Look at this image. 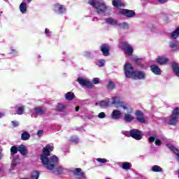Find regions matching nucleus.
Segmentation results:
<instances>
[{
	"mask_svg": "<svg viewBox=\"0 0 179 179\" xmlns=\"http://www.w3.org/2000/svg\"><path fill=\"white\" fill-rule=\"evenodd\" d=\"M64 110H65L64 105H62L61 103L57 104V111H59V113H64Z\"/></svg>",
	"mask_w": 179,
	"mask_h": 179,
	"instance_id": "obj_37",
	"label": "nucleus"
},
{
	"mask_svg": "<svg viewBox=\"0 0 179 179\" xmlns=\"http://www.w3.org/2000/svg\"><path fill=\"white\" fill-rule=\"evenodd\" d=\"M34 111L36 114H38V115H43V114H45V113H47V110L45 109H43L41 106L35 108Z\"/></svg>",
	"mask_w": 179,
	"mask_h": 179,
	"instance_id": "obj_23",
	"label": "nucleus"
},
{
	"mask_svg": "<svg viewBox=\"0 0 179 179\" xmlns=\"http://www.w3.org/2000/svg\"><path fill=\"white\" fill-rule=\"evenodd\" d=\"M11 51H12L13 54H17V50H16L15 49H13L11 48Z\"/></svg>",
	"mask_w": 179,
	"mask_h": 179,
	"instance_id": "obj_52",
	"label": "nucleus"
},
{
	"mask_svg": "<svg viewBox=\"0 0 179 179\" xmlns=\"http://www.w3.org/2000/svg\"><path fill=\"white\" fill-rule=\"evenodd\" d=\"M18 152L22 155V156H26L27 155V148L26 145L21 144L18 147Z\"/></svg>",
	"mask_w": 179,
	"mask_h": 179,
	"instance_id": "obj_21",
	"label": "nucleus"
},
{
	"mask_svg": "<svg viewBox=\"0 0 179 179\" xmlns=\"http://www.w3.org/2000/svg\"><path fill=\"white\" fill-rule=\"evenodd\" d=\"M155 145H156V146L162 145V141H160L159 139H156L155 140Z\"/></svg>",
	"mask_w": 179,
	"mask_h": 179,
	"instance_id": "obj_44",
	"label": "nucleus"
},
{
	"mask_svg": "<svg viewBox=\"0 0 179 179\" xmlns=\"http://www.w3.org/2000/svg\"><path fill=\"white\" fill-rule=\"evenodd\" d=\"M40 177V173L37 171H33L31 173V179H38Z\"/></svg>",
	"mask_w": 179,
	"mask_h": 179,
	"instance_id": "obj_31",
	"label": "nucleus"
},
{
	"mask_svg": "<svg viewBox=\"0 0 179 179\" xmlns=\"http://www.w3.org/2000/svg\"><path fill=\"white\" fill-rule=\"evenodd\" d=\"M92 83H94V85H99V83H100V79L99 78H94L92 80Z\"/></svg>",
	"mask_w": 179,
	"mask_h": 179,
	"instance_id": "obj_39",
	"label": "nucleus"
},
{
	"mask_svg": "<svg viewBox=\"0 0 179 179\" xmlns=\"http://www.w3.org/2000/svg\"><path fill=\"white\" fill-rule=\"evenodd\" d=\"M45 34H46L47 36H48V34H50V29L48 28H46L45 29Z\"/></svg>",
	"mask_w": 179,
	"mask_h": 179,
	"instance_id": "obj_49",
	"label": "nucleus"
},
{
	"mask_svg": "<svg viewBox=\"0 0 179 179\" xmlns=\"http://www.w3.org/2000/svg\"><path fill=\"white\" fill-rule=\"evenodd\" d=\"M99 66H104V60H99Z\"/></svg>",
	"mask_w": 179,
	"mask_h": 179,
	"instance_id": "obj_47",
	"label": "nucleus"
},
{
	"mask_svg": "<svg viewBox=\"0 0 179 179\" xmlns=\"http://www.w3.org/2000/svg\"><path fill=\"white\" fill-rule=\"evenodd\" d=\"M11 123L13 124V128H16V127H19V122H17L16 120L12 121Z\"/></svg>",
	"mask_w": 179,
	"mask_h": 179,
	"instance_id": "obj_40",
	"label": "nucleus"
},
{
	"mask_svg": "<svg viewBox=\"0 0 179 179\" xmlns=\"http://www.w3.org/2000/svg\"><path fill=\"white\" fill-rule=\"evenodd\" d=\"M79 108H80L79 106H76V111H79Z\"/></svg>",
	"mask_w": 179,
	"mask_h": 179,
	"instance_id": "obj_54",
	"label": "nucleus"
},
{
	"mask_svg": "<svg viewBox=\"0 0 179 179\" xmlns=\"http://www.w3.org/2000/svg\"><path fill=\"white\" fill-rule=\"evenodd\" d=\"M124 75L126 78H133L135 71H134V66L130 63H126L124 64Z\"/></svg>",
	"mask_w": 179,
	"mask_h": 179,
	"instance_id": "obj_6",
	"label": "nucleus"
},
{
	"mask_svg": "<svg viewBox=\"0 0 179 179\" xmlns=\"http://www.w3.org/2000/svg\"><path fill=\"white\" fill-rule=\"evenodd\" d=\"M136 120L141 122V124H145L146 122V118H145V114L141 110H136Z\"/></svg>",
	"mask_w": 179,
	"mask_h": 179,
	"instance_id": "obj_12",
	"label": "nucleus"
},
{
	"mask_svg": "<svg viewBox=\"0 0 179 179\" xmlns=\"http://www.w3.org/2000/svg\"><path fill=\"white\" fill-rule=\"evenodd\" d=\"M19 152V148H17L16 145H13L10 148V155L13 156L16 155Z\"/></svg>",
	"mask_w": 179,
	"mask_h": 179,
	"instance_id": "obj_29",
	"label": "nucleus"
},
{
	"mask_svg": "<svg viewBox=\"0 0 179 179\" xmlns=\"http://www.w3.org/2000/svg\"><path fill=\"white\" fill-rule=\"evenodd\" d=\"M169 47L170 48H176V47H177V43L174 42H171L169 44Z\"/></svg>",
	"mask_w": 179,
	"mask_h": 179,
	"instance_id": "obj_42",
	"label": "nucleus"
},
{
	"mask_svg": "<svg viewBox=\"0 0 179 179\" xmlns=\"http://www.w3.org/2000/svg\"><path fill=\"white\" fill-rule=\"evenodd\" d=\"M106 88L108 90H114V89H115V83L113 81H109V83L106 85Z\"/></svg>",
	"mask_w": 179,
	"mask_h": 179,
	"instance_id": "obj_30",
	"label": "nucleus"
},
{
	"mask_svg": "<svg viewBox=\"0 0 179 179\" xmlns=\"http://www.w3.org/2000/svg\"><path fill=\"white\" fill-rule=\"evenodd\" d=\"M99 118H106V113L104 112H101L98 115Z\"/></svg>",
	"mask_w": 179,
	"mask_h": 179,
	"instance_id": "obj_43",
	"label": "nucleus"
},
{
	"mask_svg": "<svg viewBox=\"0 0 179 179\" xmlns=\"http://www.w3.org/2000/svg\"><path fill=\"white\" fill-rule=\"evenodd\" d=\"M157 1L160 3H166V2H167V0H157Z\"/></svg>",
	"mask_w": 179,
	"mask_h": 179,
	"instance_id": "obj_51",
	"label": "nucleus"
},
{
	"mask_svg": "<svg viewBox=\"0 0 179 179\" xmlns=\"http://www.w3.org/2000/svg\"><path fill=\"white\" fill-rule=\"evenodd\" d=\"M92 56V53L89 52H85L84 54V57H86V58H90V57Z\"/></svg>",
	"mask_w": 179,
	"mask_h": 179,
	"instance_id": "obj_45",
	"label": "nucleus"
},
{
	"mask_svg": "<svg viewBox=\"0 0 179 179\" xmlns=\"http://www.w3.org/2000/svg\"><path fill=\"white\" fill-rule=\"evenodd\" d=\"M88 3L96 10L98 15L104 13L107 10V6H106V3L104 2H100L97 0H89Z\"/></svg>",
	"mask_w": 179,
	"mask_h": 179,
	"instance_id": "obj_3",
	"label": "nucleus"
},
{
	"mask_svg": "<svg viewBox=\"0 0 179 179\" xmlns=\"http://www.w3.org/2000/svg\"><path fill=\"white\" fill-rule=\"evenodd\" d=\"M166 146L169 148V149H171V150H172V149L174 148V146L171 144H167Z\"/></svg>",
	"mask_w": 179,
	"mask_h": 179,
	"instance_id": "obj_50",
	"label": "nucleus"
},
{
	"mask_svg": "<svg viewBox=\"0 0 179 179\" xmlns=\"http://www.w3.org/2000/svg\"><path fill=\"white\" fill-rule=\"evenodd\" d=\"M3 116V114L2 113H0V118H2Z\"/></svg>",
	"mask_w": 179,
	"mask_h": 179,
	"instance_id": "obj_55",
	"label": "nucleus"
},
{
	"mask_svg": "<svg viewBox=\"0 0 179 179\" xmlns=\"http://www.w3.org/2000/svg\"><path fill=\"white\" fill-rule=\"evenodd\" d=\"M131 113H132V108H131L128 113L124 114V120L126 122H132L134 121L135 117L131 115Z\"/></svg>",
	"mask_w": 179,
	"mask_h": 179,
	"instance_id": "obj_16",
	"label": "nucleus"
},
{
	"mask_svg": "<svg viewBox=\"0 0 179 179\" xmlns=\"http://www.w3.org/2000/svg\"><path fill=\"white\" fill-rule=\"evenodd\" d=\"M106 179H110V178H106Z\"/></svg>",
	"mask_w": 179,
	"mask_h": 179,
	"instance_id": "obj_58",
	"label": "nucleus"
},
{
	"mask_svg": "<svg viewBox=\"0 0 179 179\" xmlns=\"http://www.w3.org/2000/svg\"><path fill=\"white\" fill-rule=\"evenodd\" d=\"M120 15H122L123 16H125L126 17L131 18L134 17V16H136V13L135 11L132 10H128V9H121L120 11Z\"/></svg>",
	"mask_w": 179,
	"mask_h": 179,
	"instance_id": "obj_9",
	"label": "nucleus"
},
{
	"mask_svg": "<svg viewBox=\"0 0 179 179\" xmlns=\"http://www.w3.org/2000/svg\"><path fill=\"white\" fill-rule=\"evenodd\" d=\"M172 69L174 73L176 74V76H178L179 78V66L178 64L176 62H173L172 63Z\"/></svg>",
	"mask_w": 179,
	"mask_h": 179,
	"instance_id": "obj_22",
	"label": "nucleus"
},
{
	"mask_svg": "<svg viewBox=\"0 0 179 179\" xmlns=\"http://www.w3.org/2000/svg\"><path fill=\"white\" fill-rule=\"evenodd\" d=\"M70 142H72V143H79V138L76 136H72L70 138Z\"/></svg>",
	"mask_w": 179,
	"mask_h": 179,
	"instance_id": "obj_36",
	"label": "nucleus"
},
{
	"mask_svg": "<svg viewBox=\"0 0 179 179\" xmlns=\"http://www.w3.org/2000/svg\"><path fill=\"white\" fill-rule=\"evenodd\" d=\"M118 26L120 27V29H122V30H128V29H129V24H128L127 22L118 24Z\"/></svg>",
	"mask_w": 179,
	"mask_h": 179,
	"instance_id": "obj_33",
	"label": "nucleus"
},
{
	"mask_svg": "<svg viewBox=\"0 0 179 179\" xmlns=\"http://www.w3.org/2000/svg\"><path fill=\"white\" fill-rule=\"evenodd\" d=\"M15 162H16V159H13V164H15H15H15Z\"/></svg>",
	"mask_w": 179,
	"mask_h": 179,
	"instance_id": "obj_56",
	"label": "nucleus"
},
{
	"mask_svg": "<svg viewBox=\"0 0 179 179\" xmlns=\"http://www.w3.org/2000/svg\"><path fill=\"white\" fill-rule=\"evenodd\" d=\"M112 102H110V99L106 101H100L99 102H96L95 106H100L101 108H106V107H116L118 108L120 107H122L124 110H127L128 107H127V104L124 103V102L121 101V98L120 96H115L111 99Z\"/></svg>",
	"mask_w": 179,
	"mask_h": 179,
	"instance_id": "obj_2",
	"label": "nucleus"
},
{
	"mask_svg": "<svg viewBox=\"0 0 179 179\" xmlns=\"http://www.w3.org/2000/svg\"><path fill=\"white\" fill-rule=\"evenodd\" d=\"M76 81L79 83V85H80V86H85L88 89H92L93 87V84H92L90 81L86 80L83 77H78Z\"/></svg>",
	"mask_w": 179,
	"mask_h": 179,
	"instance_id": "obj_8",
	"label": "nucleus"
},
{
	"mask_svg": "<svg viewBox=\"0 0 179 179\" xmlns=\"http://www.w3.org/2000/svg\"><path fill=\"white\" fill-rule=\"evenodd\" d=\"M132 78L138 80H144L146 79V73L142 71H136Z\"/></svg>",
	"mask_w": 179,
	"mask_h": 179,
	"instance_id": "obj_10",
	"label": "nucleus"
},
{
	"mask_svg": "<svg viewBox=\"0 0 179 179\" xmlns=\"http://www.w3.org/2000/svg\"><path fill=\"white\" fill-rule=\"evenodd\" d=\"M3 155H2V153L0 152V160H2V157H3Z\"/></svg>",
	"mask_w": 179,
	"mask_h": 179,
	"instance_id": "obj_53",
	"label": "nucleus"
},
{
	"mask_svg": "<svg viewBox=\"0 0 179 179\" xmlns=\"http://www.w3.org/2000/svg\"><path fill=\"white\" fill-rule=\"evenodd\" d=\"M66 100H69V101H71L75 99V94L72 92H69L65 94Z\"/></svg>",
	"mask_w": 179,
	"mask_h": 179,
	"instance_id": "obj_24",
	"label": "nucleus"
},
{
	"mask_svg": "<svg viewBox=\"0 0 179 179\" xmlns=\"http://www.w3.org/2000/svg\"><path fill=\"white\" fill-rule=\"evenodd\" d=\"M148 141L150 142V143H152V142H155V136L149 137Z\"/></svg>",
	"mask_w": 179,
	"mask_h": 179,
	"instance_id": "obj_46",
	"label": "nucleus"
},
{
	"mask_svg": "<svg viewBox=\"0 0 179 179\" xmlns=\"http://www.w3.org/2000/svg\"><path fill=\"white\" fill-rule=\"evenodd\" d=\"M20 10L22 12V13H26V11L27 10V4L26 3L22 2L20 5Z\"/></svg>",
	"mask_w": 179,
	"mask_h": 179,
	"instance_id": "obj_27",
	"label": "nucleus"
},
{
	"mask_svg": "<svg viewBox=\"0 0 179 179\" xmlns=\"http://www.w3.org/2000/svg\"><path fill=\"white\" fill-rule=\"evenodd\" d=\"M150 69L155 75H160L162 73V70L160 69V67L157 65H151L150 66Z\"/></svg>",
	"mask_w": 179,
	"mask_h": 179,
	"instance_id": "obj_19",
	"label": "nucleus"
},
{
	"mask_svg": "<svg viewBox=\"0 0 179 179\" xmlns=\"http://www.w3.org/2000/svg\"><path fill=\"white\" fill-rule=\"evenodd\" d=\"M21 139L22 141H29L30 139V134L27 131H24L21 134Z\"/></svg>",
	"mask_w": 179,
	"mask_h": 179,
	"instance_id": "obj_25",
	"label": "nucleus"
},
{
	"mask_svg": "<svg viewBox=\"0 0 179 179\" xmlns=\"http://www.w3.org/2000/svg\"><path fill=\"white\" fill-rule=\"evenodd\" d=\"M179 117V107H176L171 112V115L169 117V125L176 126L178 124Z\"/></svg>",
	"mask_w": 179,
	"mask_h": 179,
	"instance_id": "obj_4",
	"label": "nucleus"
},
{
	"mask_svg": "<svg viewBox=\"0 0 179 179\" xmlns=\"http://www.w3.org/2000/svg\"><path fill=\"white\" fill-rule=\"evenodd\" d=\"M52 150H54V147L47 145L46 147L43 148V153L41 155L42 164L47 170L50 171L55 169L56 165L58 164V157L56 155L52 156L50 159L48 158V156L51 155Z\"/></svg>",
	"mask_w": 179,
	"mask_h": 179,
	"instance_id": "obj_1",
	"label": "nucleus"
},
{
	"mask_svg": "<svg viewBox=\"0 0 179 179\" xmlns=\"http://www.w3.org/2000/svg\"><path fill=\"white\" fill-rule=\"evenodd\" d=\"M112 5L117 9H120V8H124V6H125V4H124V3L120 0H113Z\"/></svg>",
	"mask_w": 179,
	"mask_h": 179,
	"instance_id": "obj_18",
	"label": "nucleus"
},
{
	"mask_svg": "<svg viewBox=\"0 0 179 179\" xmlns=\"http://www.w3.org/2000/svg\"><path fill=\"white\" fill-rule=\"evenodd\" d=\"M152 171L154 173H162V171H163V169L158 165H155L152 167Z\"/></svg>",
	"mask_w": 179,
	"mask_h": 179,
	"instance_id": "obj_28",
	"label": "nucleus"
},
{
	"mask_svg": "<svg viewBox=\"0 0 179 179\" xmlns=\"http://www.w3.org/2000/svg\"><path fill=\"white\" fill-rule=\"evenodd\" d=\"M72 173L77 179H85L86 178V176L85 173L82 171L80 168H76L72 171Z\"/></svg>",
	"mask_w": 179,
	"mask_h": 179,
	"instance_id": "obj_11",
	"label": "nucleus"
},
{
	"mask_svg": "<svg viewBox=\"0 0 179 179\" xmlns=\"http://www.w3.org/2000/svg\"><path fill=\"white\" fill-rule=\"evenodd\" d=\"M129 132L131 138H133V139H135L136 141H141V139H142V131L137 129H133L129 130Z\"/></svg>",
	"mask_w": 179,
	"mask_h": 179,
	"instance_id": "obj_7",
	"label": "nucleus"
},
{
	"mask_svg": "<svg viewBox=\"0 0 179 179\" xmlns=\"http://www.w3.org/2000/svg\"><path fill=\"white\" fill-rule=\"evenodd\" d=\"M122 169H123V170H129V169H131V163L128 162H123L122 165Z\"/></svg>",
	"mask_w": 179,
	"mask_h": 179,
	"instance_id": "obj_32",
	"label": "nucleus"
},
{
	"mask_svg": "<svg viewBox=\"0 0 179 179\" xmlns=\"http://www.w3.org/2000/svg\"><path fill=\"white\" fill-rule=\"evenodd\" d=\"M133 62L138 65L141 69H143L145 68V64H143V59H142L134 58Z\"/></svg>",
	"mask_w": 179,
	"mask_h": 179,
	"instance_id": "obj_20",
	"label": "nucleus"
},
{
	"mask_svg": "<svg viewBox=\"0 0 179 179\" xmlns=\"http://www.w3.org/2000/svg\"><path fill=\"white\" fill-rule=\"evenodd\" d=\"M27 1L30 3V2H31L32 0H27Z\"/></svg>",
	"mask_w": 179,
	"mask_h": 179,
	"instance_id": "obj_57",
	"label": "nucleus"
},
{
	"mask_svg": "<svg viewBox=\"0 0 179 179\" xmlns=\"http://www.w3.org/2000/svg\"><path fill=\"white\" fill-rule=\"evenodd\" d=\"M106 22L108 24H117V21L113 18H106Z\"/></svg>",
	"mask_w": 179,
	"mask_h": 179,
	"instance_id": "obj_34",
	"label": "nucleus"
},
{
	"mask_svg": "<svg viewBox=\"0 0 179 179\" xmlns=\"http://www.w3.org/2000/svg\"><path fill=\"white\" fill-rule=\"evenodd\" d=\"M119 48L124 51L126 55L131 57L134 54V48L128 43V42H121L119 45Z\"/></svg>",
	"mask_w": 179,
	"mask_h": 179,
	"instance_id": "obj_5",
	"label": "nucleus"
},
{
	"mask_svg": "<svg viewBox=\"0 0 179 179\" xmlns=\"http://www.w3.org/2000/svg\"><path fill=\"white\" fill-rule=\"evenodd\" d=\"M100 50L104 57L110 55V45L103 43L100 46Z\"/></svg>",
	"mask_w": 179,
	"mask_h": 179,
	"instance_id": "obj_14",
	"label": "nucleus"
},
{
	"mask_svg": "<svg viewBox=\"0 0 179 179\" xmlns=\"http://www.w3.org/2000/svg\"><path fill=\"white\" fill-rule=\"evenodd\" d=\"M169 58L164 57V56H159L156 59L157 64H159V65H166L169 64Z\"/></svg>",
	"mask_w": 179,
	"mask_h": 179,
	"instance_id": "obj_15",
	"label": "nucleus"
},
{
	"mask_svg": "<svg viewBox=\"0 0 179 179\" xmlns=\"http://www.w3.org/2000/svg\"><path fill=\"white\" fill-rule=\"evenodd\" d=\"M122 115V113H121L120 110H114L112 112L111 117L113 120H120L121 118V116Z\"/></svg>",
	"mask_w": 179,
	"mask_h": 179,
	"instance_id": "obj_17",
	"label": "nucleus"
},
{
	"mask_svg": "<svg viewBox=\"0 0 179 179\" xmlns=\"http://www.w3.org/2000/svg\"><path fill=\"white\" fill-rule=\"evenodd\" d=\"M96 161L99 162V163H107V159L104 158H98L96 159Z\"/></svg>",
	"mask_w": 179,
	"mask_h": 179,
	"instance_id": "obj_41",
	"label": "nucleus"
},
{
	"mask_svg": "<svg viewBox=\"0 0 179 179\" xmlns=\"http://www.w3.org/2000/svg\"><path fill=\"white\" fill-rule=\"evenodd\" d=\"M56 13H59V15H62L65 10H66V8L64 6V5H61L59 3H55L54 4V10Z\"/></svg>",
	"mask_w": 179,
	"mask_h": 179,
	"instance_id": "obj_13",
	"label": "nucleus"
},
{
	"mask_svg": "<svg viewBox=\"0 0 179 179\" xmlns=\"http://www.w3.org/2000/svg\"><path fill=\"white\" fill-rule=\"evenodd\" d=\"M43 134H44V131H43V130H38V131H37V135H38V136H40V135H43Z\"/></svg>",
	"mask_w": 179,
	"mask_h": 179,
	"instance_id": "obj_48",
	"label": "nucleus"
},
{
	"mask_svg": "<svg viewBox=\"0 0 179 179\" xmlns=\"http://www.w3.org/2000/svg\"><path fill=\"white\" fill-rule=\"evenodd\" d=\"M178 36H179V26L171 34V38H174L175 40L176 38H178Z\"/></svg>",
	"mask_w": 179,
	"mask_h": 179,
	"instance_id": "obj_26",
	"label": "nucleus"
},
{
	"mask_svg": "<svg viewBox=\"0 0 179 179\" xmlns=\"http://www.w3.org/2000/svg\"><path fill=\"white\" fill-rule=\"evenodd\" d=\"M16 113L18 115H22L24 113V107L20 106L17 108Z\"/></svg>",
	"mask_w": 179,
	"mask_h": 179,
	"instance_id": "obj_35",
	"label": "nucleus"
},
{
	"mask_svg": "<svg viewBox=\"0 0 179 179\" xmlns=\"http://www.w3.org/2000/svg\"><path fill=\"white\" fill-rule=\"evenodd\" d=\"M62 166H58L55 169L54 173H57V174H61V173H62Z\"/></svg>",
	"mask_w": 179,
	"mask_h": 179,
	"instance_id": "obj_38",
	"label": "nucleus"
}]
</instances>
